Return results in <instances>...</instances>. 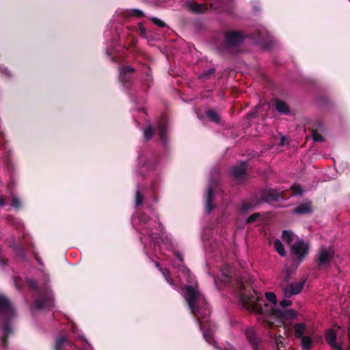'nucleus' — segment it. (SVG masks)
Here are the masks:
<instances>
[{
	"label": "nucleus",
	"mask_w": 350,
	"mask_h": 350,
	"mask_svg": "<svg viewBox=\"0 0 350 350\" xmlns=\"http://www.w3.org/2000/svg\"><path fill=\"white\" fill-rule=\"evenodd\" d=\"M152 22L159 27H163L165 26V23L161 19L154 17L152 18Z\"/></svg>",
	"instance_id": "obj_26"
},
{
	"label": "nucleus",
	"mask_w": 350,
	"mask_h": 350,
	"mask_svg": "<svg viewBox=\"0 0 350 350\" xmlns=\"http://www.w3.org/2000/svg\"><path fill=\"white\" fill-rule=\"evenodd\" d=\"M240 288L242 290L245 289V287L244 284L242 283V282H241V283H240Z\"/></svg>",
	"instance_id": "obj_38"
},
{
	"label": "nucleus",
	"mask_w": 350,
	"mask_h": 350,
	"mask_svg": "<svg viewBox=\"0 0 350 350\" xmlns=\"http://www.w3.org/2000/svg\"><path fill=\"white\" fill-rule=\"evenodd\" d=\"M66 342V338L64 337H60L57 339L55 342V350H60L62 345Z\"/></svg>",
	"instance_id": "obj_22"
},
{
	"label": "nucleus",
	"mask_w": 350,
	"mask_h": 350,
	"mask_svg": "<svg viewBox=\"0 0 350 350\" xmlns=\"http://www.w3.org/2000/svg\"><path fill=\"white\" fill-rule=\"evenodd\" d=\"M282 238L286 243L291 244L295 239V236L290 230H284L282 234Z\"/></svg>",
	"instance_id": "obj_16"
},
{
	"label": "nucleus",
	"mask_w": 350,
	"mask_h": 350,
	"mask_svg": "<svg viewBox=\"0 0 350 350\" xmlns=\"http://www.w3.org/2000/svg\"><path fill=\"white\" fill-rule=\"evenodd\" d=\"M308 250V243L298 238L291 247V252L297 257L298 262H300L306 257Z\"/></svg>",
	"instance_id": "obj_3"
},
{
	"label": "nucleus",
	"mask_w": 350,
	"mask_h": 350,
	"mask_svg": "<svg viewBox=\"0 0 350 350\" xmlns=\"http://www.w3.org/2000/svg\"><path fill=\"white\" fill-rule=\"evenodd\" d=\"M301 338V346L304 350H309L312 345V339L310 336H304Z\"/></svg>",
	"instance_id": "obj_17"
},
{
	"label": "nucleus",
	"mask_w": 350,
	"mask_h": 350,
	"mask_svg": "<svg viewBox=\"0 0 350 350\" xmlns=\"http://www.w3.org/2000/svg\"><path fill=\"white\" fill-rule=\"evenodd\" d=\"M184 297L191 312L198 317L205 340L211 342L213 340L212 330L211 325H206V318L210 312L204 295L199 292L197 286L188 285L185 288Z\"/></svg>",
	"instance_id": "obj_2"
},
{
	"label": "nucleus",
	"mask_w": 350,
	"mask_h": 350,
	"mask_svg": "<svg viewBox=\"0 0 350 350\" xmlns=\"http://www.w3.org/2000/svg\"><path fill=\"white\" fill-rule=\"evenodd\" d=\"M246 171V165L245 163H241L238 165L235 166L232 171L233 176L239 179L242 178Z\"/></svg>",
	"instance_id": "obj_11"
},
{
	"label": "nucleus",
	"mask_w": 350,
	"mask_h": 350,
	"mask_svg": "<svg viewBox=\"0 0 350 350\" xmlns=\"http://www.w3.org/2000/svg\"><path fill=\"white\" fill-rule=\"evenodd\" d=\"M182 271L184 274H185V275L188 276V278H189L191 280L192 279L189 271L186 267H183Z\"/></svg>",
	"instance_id": "obj_33"
},
{
	"label": "nucleus",
	"mask_w": 350,
	"mask_h": 350,
	"mask_svg": "<svg viewBox=\"0 0 350 350\" xmlns=\"http://www.w3.org/2000/svg\"><path fill=\"white\" fill-rule=\"evenodd\" d=\"M187 6L190 11L196 14L203 13L208 9V7L205 4L196 3L194 2L189 3Z\"/></svg>",
	"instance_id": "obj_9"
},
{
	"label": "nucleus",
	"mask_w": 350,
	"mask_h": 350,
	"mask_svg": "<svg viewBox=\"0 0 350 350\" xmlns=\"http://www.w3.org/2000/svg\"><path fill=\"white\" fill-rule=\"evenodd\" d=\"M284 140H285V138L284 137H282V139H281V145H284Z\"/></svg>",
	"instance_id": "obj_41"
},
{
	"label": "nucleus",
	"mask_w": 350,
	"mask_h": 350,
	"mask_svg": "<svg viewBox=\"0 0 350 350\" xmlns=\"http://www.w3.org/2000/svg\"><path fill=\"white\" fill-rule=\"evenodd\" d=\"M265 298L266 300L262 297L260 293L256 291L250 296L245 293L241 295V301L245 309L264 315L262 320L269 326H278L282 323L283 313L275 308L276 295L272 292H267L265 293Z\"/></svg>",
	"instance_id": "obj_1"
},
{
	"label": "nucleus",
	"mask_w": 350,
	"mask_h": 350,
	"mask_svg": "<svg viewBox=\"0 0 350 350\" xmlns=\"http://www.w3.org/2000/svg\"><path fill=\"white\" fill-rule=\"evenodd\" d=\"M334 252L332 247H321L317 257L318 265L322 267L329 265L334 257Z\"/></svg>",
	"instance_id": "obj_4"
},
{
	"label": "nucleus",
	"mask_w": 350,
	"mask_h": 350,
	"mask_svg": "<svg viewBox=\"0 0 350 350\" xmlns=\"http://www.w3.org/2000/svg\"><path fill=\"white\" fill-rule=\"evenodd\" d=\"M165 128H166V125H165V123H162V124H159V134H160L161 137H163L164 133H165Z\"/></svg>",
	"instance_id": "obj_29"
},
{
	"label": "nucleus",
	"mask_w": 350,
	"mask_h": 350,
	"mask_svg": "<svg viewBox=\"0 0 350 350\" xmlns=\"http://www.w3.org/2000/svg\"><path fill=\"white\" fill-rule=\"evenodd\" d=\"M312 208L310 203H305L299 205L294 210V213L299 214H305L311 212Z\"/></svg>",
	"instance_id": "obj_14"
},
{
	"label": "nucleus",
	"mask_w": 350,
	"mask_h": 350,
	"mask_svg": "<svg viewBox=\"0 0 350 350\" xmlns=\"http://www.w3.org/2000/svg\"><path fill=\"white\" fill-rule=\"evenodd\" d=\"M250 208H252V206L245 203V204H243V206L241 207V211H246L247 209H250Z\"/></svg>",
	"instance_id": "obj_34"
},
{
	"label": "nucleus",
	"mask_w": 350,
	"mask_h": 350,
	"mask_svg": "<svg viewBox=\"0 0 350 350\" xmlns=\"http://www.w3.org/2000/svg\"><path fill=\"white\" fill-rule=\"evenodd\" d=\"M280 306L283 308H286L292 305V301L289 299H283L280 301Z\"/></svg>",
	"instance_id": "obj_31"
},
{
	"label": "nucleus",
	"mask_w": 350,
	"mask_h": 350,
	"mask_svg": "<svg viewBox=\"0 0 350 350\" xmlns=\"http://www.w3.org/2000/svg\"><path fill=\"white\" fill-rule=\"evenodd\" d=\"M12 206L15 208H19L21 206L20 200L16 197H13L12 199Z\"/></svg>",
	"instance_id": "obj_28"
},
{
	"label": "nucleus",
	"mask_w": 350,
	"mask_h": 350,
	"mask_svg": "<svg viewBox=\"0 0 350 350\" xmlns=\"http://www.w3.org/2000/svg\"><path fill=\"white\" fill-rule=\"evenodd\" d=\"M292 189H293V193L295 195H300L303 192L301 187L299 186H294L292 187Z\"/></svg>",
	"instance_id": "obj_30"
},
{
	"label": "nucleus",
	"mask_w": 350,
	"mask_h": 350,
	"mask_svg": "<svg viewBox=\"0 0 350 350\" xmlns=\"http://www.w3.org/2000/svg\"><path fill=\"white\" fill-rule=\"evenodd\" d=\"M282 338L281 336L277 337L275 338V342L278 347L280 344H282Z\"/></svg>",
	"instance_id": "obj_35"
},
{
	"label": "nucleus",
	"mask_w": 350,
	"mask_h": 350,
	"mask_svg": "<svg viewBox=\"0 0 350 350\" xmlns=\"http://www.w3.org/2000/svg\"><path fill=\"white\" fill-rule=\"evenodd\" d=\"M294 333L296 338H300L304 336L303 334L306 331V325L304 323H299L294 325Z\"/></svg>",
	"instance_id": "obj_13"
},
{
	"label": "nucleus",
	"mask_w": 350,
	"mask_h": 350,
	"mask_svg": "<svg viewBox=\"0 0 350 350\" xmlns=\"http://www.w3.org/2000/svg\"><path fill=\"white\" fill-rule=\"evenodd\" d=\"M226 42L230 45L239 44L243 39L242 35L239 32H228L225 35Z\"/></svg>",
	"instance_id": "obj_8"
},
{
	"label": "nucleus",
	"mask_w": 350,
	"mask_h": 350,
	"mask_svg": "<svg viewBox=\"0 0 350 350\" xmlns=\"http://www.w3.org/2000/svg\"><path fill=\"white\" fill-rule=\"evenodd\" d=\"M260 217V214L259 213H254L252 215H250L247 219V223H251V222H253V221H255L256 220H257V219Z\"/></svg>",
	"instance_id": "obj_27"
},
{
	"label": "nucleus",
	"mask_w": 350,
	"mask_h": 350,
	"mask_svg": "<svg viewBox=\"0 0 350 350\" xmlns=\"http://www.w3.org/2000/svg\"><path fill=\"white\" fill-rule=\"evenodd\" d=\"M143 202V196L139 191L136 193L135 204L137 206L140 205Z\"/></svg>",
	"instance_id": "obj_24"
},
{
	"label": "nucleus",
	"mask_w": 350,
	"mask_h": 350,
	"mask_svg": "<svg viewBox=\"0 0 350 350\" xmlns=\"http://www.w3.org/2000/svg\"><path fill=\"white\" fill-rule=\"evenodd\" d=\"M246 338L250 343L255 345L258 342L254 330L252 328H247L245 331Z\"/></svg>",
	"instance_id": "obj_12"
},
{
	"label": "nucleus",
	"mask_w": 350,
	"mask_h": 350,
	"mask_svg": "<svg viewBox=\"0 0 350 350\" xmlns=\"http://www.w3.org/2000/svg\"><path fill=\"white\" fill-rule=\"evenodd\" d=\"M305 280L293 282L282 288V292L284 297L289 298L299 294L304 288Z\"/></svg>",
	"instance_id": "obj_5"
},
{
	"label": "nucleus",
	"mask_w": 350,
	"mask_h": 350,
	"mask_svg": "<svg viewBox=\"0 0 350 350\" xmlns=\"http://www.w3.org/2000/svg\"><path fill=\"white\" fill-rule=\"evenodd\" d=\"M211 7H213L214 8H215L213 3L211 4Z\"/></svg>",
	"instance_id": "obj_43"
},
{
	"label": "nucleus",
	"mask_w": 350,
	"mask_h": 350,
	"mask_svg": "<svg viewBox=\"0 0 350 350\" xmlns=\"http://www.w3.org/2000/svg\"><path fill=\"white\" fill-rule=\"evenodd\" d=\"M207 116L210 118L211 120L218 122L219 120V115L213 109H209L206 111Z\"/></svg>",
	"instance_id": "obj_20"
},
{
	"label": "nucleus",
	"mask_w": 350,
	"mask_h": 350,
	"mask_svg": "<svg viewBox=\"0 0 350 350\" xmlns=\"http://www.w3.org/2000/svg\"><path fill=\"white\" fill-rule=\"evenodd\" d=\"M53 297L52 295H49L44 299H38L36 301V306L38 309L48 308L52 306Z\"/></svg>",
	"instance_id": "obj_10"
},
{
	"label": "nucleus",
	"mask_w": 350,
	"mask_h": 350,
	"mask_svg": "<svg viewBox=\"0 0 350 350\" xmlns=\"http://www.w3.org/2000/svg\"><path fill=\"white\" fill-rule=\"evenodd\" d=\"M152 129L151 126H148L144 130V136L146 139L148 140L152 137Z\"/></svg>",
	"instance_id": "obj_21"
},
{
	"label": "nucleus",
	"mask_w": 350,
	"mask_h": 350,
	"mask_svg": "<svg viewBox=\"0 0 350 350\" xmlns=\"http://www.w3.org/2000/svg\"><path fill=\"white\" fill-rule=\"evenodd\" d=\"M325 340L335 350H343L342 347L336 342V334L332 329H329L325 334Z\"/></svg>",
	"instance_id": "obj_6"
},
{
	"label": "nucleus",
	"mask_w": 350,
	"mask_h": 350,
	"mask_svg": "<svg viewBox=\"0 0 350 350\" xmlns=\"http://www.w3.org/2000/svg\"><path fill=\"white\" fill-rule=\"evenodd\" d=\"M5 204V198L3 196H0V206H3Z\"/></svg>",
	"instance_id": "obj_36"
},
{
	"label": "nucleus",
	"mask_w": 350,
	"mask_h": 350,
	"mask_svg": "<svg viewBox=\"0 0 350 350\" xmlns=\"http://www.w3.org/2000/svg\"><path fill=\"white\" fill-rule=\"evenodd\" d=\"M212 200H213V189L209 187L208 189L206 203V211L207 213H210L214 208V206L212 204Z\"/></svg>",
	"instance_id": "obj_15"
},
{
	"label": "nucleus",
	"mask_w": 350,
	"mask_h": 350,
	"mask_svg": "<svg viewBox=\"0 0 350 350\" xmlns=\"http://www.w3.org/2000/svg\"><path fill=\"white\" fill-rule=\"evenodd\" d=\"M213 71H214V70H213V69H211V70H209L208 73H209V74H210V73H212V72H213Z\"/></svg>",
	"instance_id": "obj_42"
},
{
	"label": "nucleus",
	"mask_w": 350,
	"mask_h": 350,
	"mask_svg": "<svg viewBox=\"0 0 350 350\" xmlns=\"http://www.w3.org/2000/svg\"><path fill=\"white\" fill-rule=\"evenodd\" d=\"M132 68H130V67H125V68H122L121 69V73L123 72H126V71H132Z\"/></svg>",
	"instance_id": "obj_37"
},
{
	"label": "nucleus",
	"mask_w": 350,
	"mask_h": 350,
	"mask_svg": "<svg viewBox=\"0 0 350 350\" xmlns=\"http://www.w3.org/2000/svg\"><path fill=\"white\" fill-rule=\"evenodd\" d=\"M274 247L277 252L282 256L286 255V251L281 241L278 239H276L274 241Z\"/></svg>",
	"instance_id": "obj_19"
},
{
	"label": "nucleus",
	"mask_w": 350,
	"mask_h": 350,
	"mask_svg": "<svg viewBox=\"0 0 350 350\" xmlns=\"http://www.w3.org/2000/svg\"><path fill=\"white\" fill-rule=\"evenodd\" d=\"M176 256L180 261H183V257L180 254H176Z\"/></svg>",
	"instance_id": "obj_39"
},
{
	"label": "nucleus",
	"mask_w": 350,
	"mask_h": 350,
	"mask_svg": "<svg viewBox=\"0 0 350 350\" xmlns=\"http://www.w3.org/2000/svg\"><path fill=\"white\" fill-rule=\"evenodd\" d=\"M10 328L8 326L5 327V332L8 334L9 332Z\"/></svg>",
	"instance_id": "obj_40"
},
{
	"label": "nucleus",
	"mask_w": 350,
	"mask_h": 350,
	"mask_svg": "<svg viewBox=\"0 0 350 350\" xmlns=\"http://www.w3.org/2000/svg\"><path fill=\"white\" fill-rule=\"evenodd\" d=\"M133 12V14L137 16V17H140L143 15V13L142 11L139 10H133L132 11Z\"/></svg>",
	"instance_id": "obj_32"
},
{
	"label": "nucleus",
	"mask_w": 350,
	"mask_h": 350,
	"mask_svg": "<svg viewBox=\"0 0 350 350\" xmlns=\"http://www.w3.org/2000/svg\"><path fill=\"white\" fill-rule=\"evenodd\" d=\"M0 311L8 316H11L14 313L12 304L2 295H0Z\"/></svg>",
	"instance_id": "obj_7"
},
{
	"label": "nucleus",
	"mask_w": 350,
	"mask_h": 350,
	"mask_svg": "<svg viewBox=\"0 0 350 350\" xmlns=\"http://www.w3.org/2000/svg\"><path fill=\"white\" fill-rule=\"evenodd\" d=\"M275 108L279 112L283 113H287L288 112V107L284 102L280 100H275Z\"/></svg>",
	"instance_id": "obj_18"
},
{
	"label": "nucleus",
	"mask_w": 350,
	"mask_h": 350,
	"mask_svg": "<svg viewBox=\"0 0 350 350\" xmlns=\"http://www.w3.org/2000/svg\"><path fill=\"white\" fill-rule=\"evenodd\" d=\"M312 138L316 142H322L323 140V136L316 131H312Z\"/></svg>",
	"instance_id": "obj_23"
},
{
	"label": "nucleus",
	"mask_w": 350,
	"mask_h": 350,
	"mask_svg": "<svg viewBox=\"0 0 350 350\" xmlns=\"http://www.w3.org/2000/svg\"><path fill=\"white\" fill-rule=\"evenodd\" d=\"M169 271L167 269H163L162 270V274L165 277L166 281L169 282L170 284H173V282L171 278L169 277Z\"/></svg>",
	"instance_id": "obj_25"
}]
</instances>
